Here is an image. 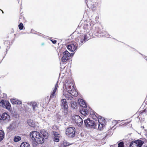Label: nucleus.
I'll return each mask as SVG.
<instances>
[{"label":"nucleus","mask_w":147,"mask_h":147,"mask_svg":"<svg viewBox=\"0 0 147 147\" xmlns=\"http://www.w3.org/2000/svg\"><path fill=\"white\" fill-rule=\"evenodd\" d=\"M30 135L31 138L38 144H42L44 142V138L37 131H32L30 132Z\"/></svg>","instance_id":"obj_1"},{"label":"nucleus","mask_w":147,"mask_h":147,"mask_svg":"<svg viewBox=\"0 0 147 147\" xmlns=\"http://www.w3.org/2000/svg\"><path fill=\"white\" fill-rule=\"evenodd\" d=\"M65 85L66 89L69 94L75 96L78 95V92L74 89L73 84L70 81H66Z\"/></svg>","instance_id":"obj_2"},{"label":"nucleus","mask_w":147,"mask_h":147,"mask_svg":"<svg viewBox=\"0 0 147 147\" xmlns=\"http://www.w3.org/2000/svg\"><path fill=\"white\" fill-rule=\"evenodd\" d=\"M78 102L81 107L80 113L84 115H86L88 114V112L86 109L87 106L84 100L81 99H79Z\"/></svg>","instance_id":"obj_3"},{"label":"nucleus","mask_w":147,"mask_h":147,"mask_svg":"<svg viewBox=\"0 0 147 147\" xmlns=\"http://www.w3.org/2000/svg\"><path fill=\"white\" fill-rule=\"evenodd\" d=\"M76 130L75 128L70 127L67 128L66 131V134L67 136L70 137H73L75 135Z\"/></svg>","instance_id":"obj_4"},{"label":"nucleus","mask_w":147,"mask_h":147,"mask_svg":"<svg viewBox=\"0 0 147 147\" xmlns=\"http://www.w3.org/2000/svg\"><path fill=\"white\" fill-rule=\"evenodd\" d=\"M85 125L87 127H93L95 128L97 124L95 123L94 121L91 120L90 119H88L84 121Z\"/></svg>","instance_id":"obj_5"},{"label":"nucleus","mask_w":147,"mask_h":147,"mask_svg":"<svg viewBox=\"0 0 147 147\" xmlns=\"http://www.w3.org/2000/svg\"><path fill=\"white\" fill-rule=\"evenodd\" d=\"M144 143V142L141 140L133 141L130 144L129 147H141Z\"/></svg>","instance_id":"obj_6"},{"label":"nucleus","mask_w":147,"mask_h":147,"mask_svg":"<svg viewBox=\"0 0 147 147\" xmlns=\"http://www.w3.org/2000/svg\"><path fill=\"white\" fill-rule=\"evenodd\" d=\"M73 121L76 123L78 126H81L83 124V120L78 115H75L73 118Z\"/></svg>","instance_id":"obj_7"},{"label":"nucleus","mask_w":147,"mask_h":147,"mask_svg":"<svg viewBox=\"0 0 147 147\" xmlns=\"http://www.w3.org/2000/svg\"><path fill=\"white\" fill-rule=\"evenodd\" d=\"M0 106L8 110H9L11 107L10 103L8 101L2 100L0 102Z\"/></svg>","instance_id":"obj_8"},{"label":"nucleus","mask_w":147,"mask_h":147,"mask_svg":"<svg viewBox=\"0 0 147 147\" xmlns=\"http://www.w3.org/2000/svg\"><path fill=\"white\" fill-rule=\"evenodd\" d=\"M70 53L67 51H65L63 53V56L61 58L62 62H66L69 58Z\"/></svg>","instance_id":"obj_9"},{"label":"nucleus","mask_w":147,"mask_h":147,"mask_svg":"<svg viewBox=\"0 0 147 147\" xmlns=\"http://www.w3.org/2000/svg\"><path fill=\"white\" fill-rule=\"evenodd\" d=\"M10 119V116L6 113H3L0 114V120L5 121H8Z\"/></svg>","instance_id":"obj_10"},{"label":"nucleus","mask_w":147,"mask_h":147,"mask_svg":"<svg viewBox=\"0 0 147 147\" xmlns=\"http://www.w3.org/2000/svg\"><path fill=\"white\" fill-rule=\"evenodd\" d=\"M61 107L62 108H64V109L65 112L66 113L67 111V109L68 107V105L66 100L65 99H62L61 100Z\"/></svg>","instance_id":"obj_11"},{"label":"nucleus","mask_w":147,"mask_h":147,"mask_svg":"<svg viewBox=\"0 0 147 147\" xmlns=\"http://www.w3.org/2000/svg\"><path fill=\"white\" fill-rule=\"evenodd\" d=\"M67 48L68 50L71 51H74L77 49V46H76V43L71 44L68 45Z\"/></svg>","instance_id":"obj_12"},{"label":"nucleus","mask_w":147,"mask_h":147,"mask_svg":"<svg viewBox=\"0 0 147 147\" xmlns=\"http://www.w3.org/2000/svg\"><path fill=\"white\" fill-rule=\"evenodd\" d=\"M28 105L31 106L34 111H35L36 110L38 106V103L35 102H31L28 103Z\"/></svg>","instance_id":"obj_13"},{"label":"nucleus","mask_w":147,"mask_h":147,"mask_svg":"<svg viewBox=\"0 0 147 147\" xmlns=\"http://www.w3.org/2000/svg\"><path fill=\"white\" fill-rule=\"evenodd\" d=\"M41 133L42 136L45 139H47L48 138L49 136L48 133L44 130H42L41 131Z\"/></svg>","instance_id":"obj_14"},{"label":"nucleus","mask_w":147,"mask_h":147,"mask_svg":"<svg viewBox=\"0 0 147 147\" xmlns=\"http://www.w3.org/2000/svg\"><path fill=\"white\" fill-rule=\"evenodd\" d=\"M11 102L13 104H21L22 102L20 100L16 99H11L10 100Z\"/></svg>","instance_id":"obj_15"},{"label":"nucleus","mask_w":147,"mask_h":147,"mask_svg":"<svg viewBox=\"0 0 147 147\" xmlns=\"http://www.w3.org/2000/svg\"><path fill=\"white\" fill-rule=\"evenodd\" d=\"M89 34H86L84 35V38L83 39H81V42L82 43L81 45H82V44L86 42V41L87 40H88L89 39V38L88 36Z\"/></svg>","instance_id":"obj_16"},{"label":"nucleus","mask_w":147,"mask_h":147,"mask_svg":"<svg viewBox=\"0 0 147 147\" xmlns=\"http://www.w3.org/2000/svg\"><path fill=\"white\" fill-rule=\"evenodd\" d=\"M98 123L101 124V126L105 124V120L103 118H102L101 116H99L98 117Z\"/></svg>","instance_id":"obj_17"},{"label":"nucleus","mask_w":147,"mask_h":147,"mask_svg":"<svg viewBox=\"0 0 147 147\" xmlns=\"http://www.w3.org/2000/svg\"><path fill=\"white\" fill-rule=\"evenodd\" d=\"M58 82H57V83L55 85V88L53 90V92H52V93L51 94L50 96V97L51 98H54V96L55 95V93L57 89L58 84Z\"/></svg>","instance_id":"obj_18"},{"label":"nucleus","mask_w":147,"mask_h":147,"mask_svg":"<svg viewBox=\"0 0 147 147\" xmlns=\"http://www.w3.org/2000/svg\"><path fill=\"white\" fill-rule=\"evenodd\" d=\"M27 123L28 125L31 127H34L35 126L34 123L32 120L31 119L28 120L27 121Z\"/></svg>","instance_id":"obj_19"},{"label":"nucleus","mask_w":147,"mask_h":147,"mask_svg":"<svg viewBox=\"0 0 147 147\" xmlns=\"http://www.w3.org/2000/svg\"><path fill=\"white\" fill-rule=\"evenodd\" d=\"M20 147H30V145L28 143L24 142L22 143Z\"/></svg>","instance_id":"obj_20"},{"label":"nucleus","mask_w":147,"mask_h":147,"mask_svg":"<svg viewBox=\"0 0 147 147\" xmlns=\"http://www.w3.org/2000/svg\"><path fill=\"white\" fill-rule=\"evenodd\" d=\"M4 137V133L2 130H0V141H2Z\"/></svg>","instance_id":"obj_21"},{"label":"nucleus","mask_w":147,"mask_h":147,"mask_svg":"<svg viewBox=\"0 0 147 147\" xmlns=\"http://www.w3.org/2000/svg\"><path fill=\"white\" fill-rule=\"evenodd\" d=\"M21 140V138L19 136H15L14 138V141L15 142H17L20 141Z\"/></svg>","instance_id":"obj_22"},{"label":"nucleus","mask_w":147,"mask_h":147,"mask_svg":"<svg viewBox=\"0 0 147 147\" xmlns=\"http://www.w3.org/2000/svg\"><path fill=\"white\" fill-rule=\"evenodd\" d=\"M71 107H72L75 108L76 106V103L74 101H71Z\"/></svg>","instance_id":"obj_23"},{"label":"nucleus","mask_w":147,"mask_h":147,"mask_svg":"<svg viewBox=\"0 0 147 147\" xmlns=\"http://www.w3.org/2000/svg\"><path fill=\"white\" fill-rule=\"evenodd\" d=\"M52 134L55 137H59V134L57 132L55 131H53Z\"/></svg>","instance_id":"obj_24"},{"label":"nucleus","mask_w":147,"mask_h":147,"mask_svg":"<svg viewBox=\"0 0 147 147\" xmlns=\"http://www.w3.org/2000/svg\"><path fill=\"white\" fill-rule=\"evenodd\" d=\"M118 147H124V143L123 142H121L118 144Z\"/></svg>","instance_id":"obj_25"},{"label":"nucleus","mask_w":147,"mask_h":147,"mask_svg":"<svg viewBox=\"0 0 147 147\" xmlns=\"http://www.w3.org/2000/svg\"><path fill=\"white\" fill-rule=\"evenodd\" d=\"M19 28L20 30H22L23 29L24 26L23 24L22 23L18 25Z\"/></svg>","instance_id":"obj_26"},{"label":"nucleus","mask_w":147,"mask_h":147,"mask_svg":"<svg viewBox=\"0 0 147 147\" xmlns=\"http://www.w3.org/2000/svg\"><path fill=\"white\" fill-rule=\"evenodd\" d=\"M65 97L67 98L68 100H71V98H72V97H71V96L70 95H66L65 96Z\"/></svg>","instance_id":"obj_27"},{"label":"nucleus","mask_w":147,"mask_h":147,"mask_svg":"<svg viewBox=\"0 0 147 147\" xmlns=\"http://www.w3.org/2000/svg\"><path fill=\"white\" fill-rule=\"evenodd\" d=\"M105 125H102V126L101 125V124L100 123H99L98 124V127L99 129L101 130L102 127L104 126H105Z\"/></svg>","instance_id":"obj_28"},{"label":"nucleus","mask_w":147,"mask_h":147,"mask_svg":"<svg viewBox=\"0 0 147 147\" xmlns=\"http://www.w3.org/2000/svg\"><path fill=\"white\" fill-rule=\"evenodd\" d=\"M63 145L65 146L69 145V143L68 142H67L66 141H65L63 142Z\"/></svg>","instance_id":"obj_29"},{"label":"nucleus","mask_w":147,"mask_h":147,"mask_svg":"<svg viewBox=\"0 0 147 147\" xmlns=\"http://www.w3.org/2000/svg\"><path fill=\"white\" fill-rule=\"evenodd\" d=\"M58 137L54 138V141L56 142H58L59 141V139L58 138Z\"/></svg>","instance_id":"obj_30"},{"label":"nucleus","mask_w":147,"mask_h":147,"mask_svg":"<svg viewBox=\"0 0 147 147\" xmlns=\"http://www.w3.org/2000/svg\"><path fill=\"white\" fill-rule=\"evenodd\" d=\"M53 43L54 44H55L57 42V41L56 40H51Z\"/></svg>","instance_id":"obj_31"},{"label":"nucleus","mask_w":147,"mask_h":147,"mask_svg":"<svg viewBox=\"0 0 147 147\" xmlns=\"http://www.w3.org/2000/svg\"><path fill=\"white\" fill-rule=\"evenodd\" d=\"M104 35L106 37H109L110 36V35H109V34H107V35L106 34H105Z\"/></svg>","instance_id":"obj_32"},{"label":"nucleus","mask_w":147,"mask_h":147,"mask_svg":"<svg viewBox=\"0 0 147 147\" xmlns=\"http://www.w3.org/2000/svg\"><path fill=\"white\" fill-rule=\"evenodd\" d=\"M114 122L115 123H116V124L117 123V121H114Z\"/></svg>","instance_id":"obj_33"},{"label":"nucleus","mask_w":147,"mask_h":147,"mask_svg":"<svg viewBox=\"0 0 147 147\" xmlns=\"http://www.w3.org/2000/svg\"><path fill=\"white\" fill-rule=\"evenodd\" d=\"M74 53H71V54H70V56H71V55H74Z\"/></svg>","instance_id":"obj_34"},{"label":"nucleus","mask_w":147,"mask_h":147,"mask_svg":"<svg viewBox=\"0 0 147 147\" xmlns=\"http://www.w3.org/2000/svg\"><path fill=\"white\" fill-rule=\"evenodd\" d=\"M42 45H44V43H42Z\"/></svg>","instance_id":"obj_35"},{"label":"nucleus","mask_w":147,"mask_h":147,"mask_svg":"<svg viewBox=\"0 0 147 147\" xmlns=\"http://www.w3.org/2000/svg\"><path fill=\"white\" fill-rule=\"evenodd\" d=\"M2 11V13H3V11Z\"/></svg>","instance_id":"obj_36"}]
</instances>
